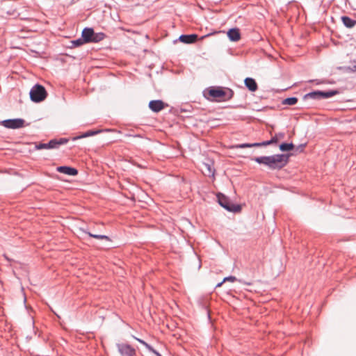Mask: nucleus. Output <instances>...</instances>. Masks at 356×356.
I'll return each instance as SVG.
<instances>
[{
	"label": "nucleus",
	"mask_w": 356,
	"mask_h": 356,
	"mask_svg": "<svg viewBox=\"0 0 356 356\" xmlns=\"http://www.w3.org/2000/svg\"><path fill=\"white\" fill-rule=\"evenodd\" d=\"M289 154H277L270 156H262L252 159L256 163L266 166L272 170H280L285 167L289 161Z\"/></svg>",
	"instance_id": "f257e3e1"
},
{
	"label": "nucleus",
	"mask_w": 356,
	"mask_h": 356,
	"mask_svg": "<svg viewBox=\"0 0 356 356\" xmlns=\"http://www.w3.org/2000/svg\"><path fill=\"white\" fill-rule=\"evenodd\" d=\"M29 95L32 102L38 103L45 99L47 92L44 86L37 83L31 88Z\"/></svg>",
	"instance_id": "f03ea898"
},
{
	"label": "nucleus",
	"mask_w": 356,
	"mask_h": 356,
	"mask_svg": "<svg viewBox=\"0 0 356 356\" xmlns=\"http://www.w3.org/2000/svg\"><path fill=\"white\" fill-rule=\"evenodd\" d=\"M339 93V92L337 90H330L327 91L315 90L305 95L304 99H312L320 100L323 99H328L336 95H338Z\"/></svg>",
	"instance_id": "7ed1b4c3"
},
{
	"label": "nucleus",
	"mask_w": 356,
	"mask_h": 356,
	"mask_svg": "<svg viewBox=\"0 0 356 356\" xmlns=\"http://www.w3.org/2000/svg\"><path fill=\"white\" fill-rule=\"evenodd\" d=\"M217 198L219 204L228 211L236 213L241 209V205L233 204L228 197L222 193H218Z\"/></svg>",
	"instance_id": "20e7f679"
},
{
	"label": "nucleus",
	"mask_w": 356,
	"mask_h": 356,
	"mask_svg": "<svg viewBox=\"0 0 356 356\" xmlns=\"http://www.w3.org/2000/svg\"><path fill=\"white\" fill-rule=\"evenodd\" d=\"M208 94L213 99L225 100L232 98L233 91L229 89L227 92L221 88H210Z\"/></svg>",
	"instance_id": "39448f33"
},
{
	"label": "nucleus",
	"mask_w": 356,
	"mask_h": 356,
	"mask_svg": "<svg viewBox=\"0 0 356 356\" xmlns=\"http://www.w3.org/2000/svg\"><path fill=\"white\" fill-rule=\"evenodd\" d=\"M68 142V139L65 138H60L59 139H52L47 143H39L35 145L36 149H56L61 145H65Z\"/></svg>",
	"instance_id": "423d86ee"
},
{
	"label": "nucleus",
	"mask_w": 356,
	"mask_h": 356,
	"mask_svg": "<svg viewBox=\"0 0 356 356\" xmlns=\"http://www.w3.org/2000/svg\"><path fill=\"white\" fill-rule=\"evenodd\" d=\"M25 121L22 118L8 119L3 120L1 124L8 129H19L24 126Z\"/></svg>",
	"instance_id": "0eeeda50"
},
{
	"label": "nucleus",
	"mask_w": 356,
	"mask_h": 356,
	"mask_svg": "<svg viewBox=\"0 0 356 356\" xmlns=\"http://www.w3.org/2000/svg\"><path fill=\"white\" fill-rule=\"evenodd\" d=\"M118 350L122 356H135L136 351L129 345L127 344H119L118 346Z\"/></svg>",
	"instance_id": "6e6552de"
},
{
	"label": "nucleus",
	"mask_w": 356,
	"mask_h": 356,
	"mask_svg": "<svg viewBox=\"0 0 356 356\" xmlns=\"http://www.w3.org/2000/svg\"><path fill=\"white\" fill-rule=\"evenodd\" d=\"M149 108L152 111L159 113L165 108V103L160 99L152 100L149 102Z\"/></svg>",
	"instance_id": "1a4fd4ad"
},
{
	"label": "nucleus",
	"mask_w": 356,
	"mask_h": 356,
	"mask_svg": "<svg viewBox=\"0 0 356 356\" xmlns=\"http://www.w3.org/2000/svg\"><path fill=\"white\" fill-rule=\"evenodd\" d=\"M94 30L92 28L86 27L83 29L81 33V38L83 41L86 43H90L92 42V38L93 36Z\"/></svg>",
	"instance_id": "9d476101"
},
{
	"label": "nucleus",
	"mask_w": 356,
	"mask_h": 356,
	"mask_svg": "<svg viewBox=\"0 0 356 356\" xmlns=\"http://www.w3.org/2000/svg\"><path fill=\"white\" fill-rule=\"evenodd\" d=\"M198 39V35L197 34H190V35H181L179 38L180 42L185 44H192L195 42Z\"/></svg>",
	"instance_id": "9b49d317"
},
{
	"label": "nucleus",
	"mask_w": 356,
	"mask_h": 356,
	"mask_svg": "<svg viewBox=\"0 0 356 356\" xmlns=\"http://www.w3.org/2000/svg\"><path fill=\"white\" fill-rule=\"evenodd\" d=\"M57 171L71 176H75L78 174V170L76 168L65 165L58 167Z\"/></svg>",
	"instance_id": "f8f14e48"
},
{
	"label": "nucleus",
	"mask_w": 356,
	"mask_h": 356,
	"mask_svg": "<svg viewBox=\"0 0 356 356\" xmlns=\"http://www.w3.org/2000/svg\"><path fill=\"white\" fill-rule=\"evenodd\" d=\"M227 36L229 39L232 42H237L241 38V33L239 29L237 28L230 29L227 31Z\"/></svg>",
	"instance_id": "ddd939ff"
},
{
	"label": "nucleus",
	"mask_w": 356,
	"mask_h": 356,
	"mask_svg": "<svg viewBox=\"0 0 356 356\" xmlns=\"http://www.w3.org/2000/svg\"><path fill=\"white\" fill-rule=\"evenodd\" d=\"M245 86L251 92H254L257 90V83L256 81L250 77H247L244 80Z\"/></svg>",
	"instance_id": "4468645a"
},
{
	"label": "nucleus",
	"mask_w": 356,
	"mask_h": 356,
	"mask_svg": "<svg viewBox=\"0 0 356 356\" xmlns=\"http://www.w3.org/2000/svg\"><path fill=\"white\" fill-rule=\"evenodd\" d=\"M266 146L265 141L261 142V143H241L236 145L234 146L236 149H244L248 147H259Z\"/></svg>",
	"instance_id": "2eb2a0df"
},
{
	"label": "nucleus",
	"mask_w": 356,
	"mask_h": 356,
	"mask_svg": "<svg viewBox=\"0 0 356 356\" xmlns=\"http://www.w3.org/2000/svg\"><path fill=\"white\" fill-rule=\"evenodd\" d=\"M103 130H101V129H99V130H89L85 133H83L81 135H79V136H75L72 138L73 140H79V139H81V138H87V137H90V136H95L97 134H99L101 132H102Z\"/></svg>",
	"instance_id": "dca6fc26"
},
{
	"label": "nucleus",
	"mask_w": 356,
	"mask_h": 356,
	"mask_svg": "<svg viewBox=\"0 0 356 356\" xmlns=\"http://www.w3.org/2000/svg\"><path fill=\"white\" fill-rule=\"evenodd\" d=\"M341 21L345 26L347 28H353L356 24V20L348 16H342Z\"/></svg>",
	"instance_id": "f3484780"
},
{
	"label": "nucleus",
	"mask_w": 356,
	"mask_h": 356,
	"mask_svg": "<svg viewBox=\"0 0 356 356\" xmlns=\"http://www.w3.org/2000/svg\"><path fill=\"white\" fill-rule=\"evenodd\" d=\"M279 148L282 152H288L293 149L294 145L292 143H282L280 145Z\"/></svg>",
	"instance_id": "a211bd4d"
},
{
	"label": "nucleus",
	"mask_w": 356,
	"mask_h": 356,
	"mask_svg": "<svg viewBox=\"0 0 356 356\" xmlns=\"http://www.w3.org/2000/svg\"><path fill=\"white\" fill-rule=\"evenodd\" d=\"M105 34L104 33L99 32V33H95L93 32V36L92 38V42H99L102 40H103L105 38Z\"/></svg>",
	"instance_id": "6ab92c4d"
},
{
	"label": "nucleus",
	"mask_w": 356,
	"mask_h": 356,
	"mask_svg": "<svg viewBox=\"0 0 356 356\" xmlns=\"http://www.w3.org/2000/svg\"><path fill=\"white\" fill-rule=\"evenodd\" d=\"M298 99L296 97H287L282 100V104L284 105H295L298 102Z\"/></svg>",
	"instance_id": "aec40b11"
},
{
	"label": "nucleus",
	"mask_w": 356,
	"mask_h": 356,
	"mask_svg": "<svg viewBox=\"0 0 356 356\" xmlns=\"http://www.w3.org/2000/svg\"><path fill=\"white\" fill-rule=\"evenodd\" d=\"M70 43H71V46H70L71 48L80 47V46L86 44V42L84 41H83V38H78L76 40H72L70 42Z\"/></svg>",
	"instance_id": "412c9836"
},
{
	"label": "nucleus",
	"mask_w": 356,
	"mask_h": 356,
	"mask_svg": "<svg viewBox=\"0 0 356 356\" xmlns=\"http://www.w3.org/2000/svg\"><path fill=\"white\" fill-rule=\"evenodd\" d=\"M90 237H92L97 239H105L106 242H111L110 238L106 235L102 234H92L91 233H88Z\"/></svg>",
	"instance_id": "4be33fe9"
},
{
	"label": "nucleus",
	"mask_w": 356,
	"mask_h": 356,
	"mask_svg": "<svg viewBox=\"0 0 356 356\" xmlns=\"http://www.w3.org/2000/svg\"><path fill=\"white\" fill-rule=\"evenodd\" d=\"M204 165L207 170L208 176H214L215 170L212 168L211 165L204 163Z\"/></svg>",
	"instance_id": "5701e85b"
},
{
	"label": "nucleus",
	"mask_w": 356,
	"mask_h": 356,
	"mask_svg": "<svg viewBox=\"0 0 356 356\" xmlns=\"http://www.w3.org/2000/svg\"><path fill=\"white\" fill-rule=\"evenodd\" d=\"M278 138L275 135L274 136H273L270 140H266L265 141V145L266 146L267 145H272V144H275L278 142Z\"/></svg>",
	"instance_id": "b1692460"
},
{
	"label": "nucleus",
	"mask_w": 356,
	"mask_h": 356,
	"mask_svg": "<svg viewBox=\"0 0 356 356\" xmlns=\"http://www.w3.org/2000/svg\"><path fill=\"white\" fill-rule=\"evenodd\" d=\"M236 280V277L234 276H229V277H225L222 280V282H225L227 281H229V282H234Z\"/></svg>",
	"instance_id": "393cba45"
},
{
	"label": "nucleus",
	"mask_w": 356,
	"mask_h": 356,
	"mask_svg": "<svg viewBox=\"0 0 356 356\" xmlns=\"http://www.w3.org/2000/svg\"><path fill=\"white\" fill-rule=\"evenodd\" d=\"M305 145H306L305 144L300 145L299 146L297 147L296 151L300 152H302Z\"/></svg>",
	"instance_id": "a878e982"
},
{
	"label": "nucleus",
	"mask_w": 356,
	"mask_h": 356,
	"mask_svg": "<svg viewBox=\"0 0 356 356\" xmlns=\"http://www.w3.org/2000/svg\"><path fill=\"white\" fill-rule=\"evenodd\" d=\"M275 136L277 137V138L279 140V139L284 138L285 136V134H284V133L279 132V133L276 134Z\"/></svg>",
	"instance_id": "bb28decb"
},
{
	"label": "nucleus",
	"mask_w": 356,
	"mask_h": 356,
	"mask_svg": "<svg viewBox=\"0 0 356 356\" xmlns=\"http://www.w3.org/2000/svg\"><path fill=\"white\" fill-rule=\"evenodd\" d=\"M348 70L352 72H356V65L352 66V67H348Z\"/></svg>",
	"instance_id": "cd10ccee"
},
{
	"label": "nucleus",
	"mask_w": 356,
	"mask_h": 356,
	"mask_svg": "<svg viewBox=\"0 0 356 356\" xmlns=\"http://www.w3.org/2000/svg\"><path fill=\"white\" fill-rule=\"evenodd\" d=\"M129 136L143 138V136L140 134H135V135L130 134V135H129Z\"/></svg>",
	"instance_id": "c85d7f7f"
},
{
	"label": "nucleus",
	"mask_w": 356,
	"mask_h": 356,
	"mask_svg": "<svg viewBox=\"0 0 356 356\" xmlns=\"http://www.w3.org/2000/svg\"><path fill=\"white\" fill-rule=\"evenodd\" d=\"M137 340H138L140 343H143V344H144V345H145V346H147V344L145 341H143V340H140V339H137Z\"/></svg>",
	"instance_id": "c756f323"
},
{
	"label": "nucleus",
	"mask_w": 356,
	"mask_h": 356,
	"mask_svg": "<svg viewBox=\"0 0 356 356\" xmlns=\"http://www.w3.org/2000/svg\"><path fill=\"white\" fill-rule=\"evenodd\" d=\"M223 283H224V282H222V281L221 282L218 283V284L216 285V287H220V286L222 285V284H223Z\"/></svg>",
	"instance_id": "7c9ffc66"
}]
</instances>
